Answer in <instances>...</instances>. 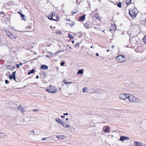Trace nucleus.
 Here are the masks:
<instances>
[{
  "instance_id": "f257e3e1",
  "label": "nucleus",
  "mask_w": 146,
  "mask_h": 146,
  "mask_svg": "<svg viewBox=\"0 0 146 146\" xmlns=\"http://www.w3.org/2000/svg\"><path fill=\"white\" fill-rule=\"evenodd\" d=\"M138 13V11L135 8L133 9H130L129 10V14L133 19L135 18Z\"/></svg>"
},
{
  "instance_id": "f03ea898",
  "label": "nucleus",
  "mask_w": 146,
  "mask_h": 146,
  "mask_svg": "<svg viewBox=\"0 0 146 146\" xmlns=\"http://www.w3.org/2000/svg\"><path fill=\"white\" fill-rule=\"evenodd\" d=\"M127 101H129L131 102H138L140 101L139 99L136 97L133 96L132 95H129L127 97Z\"/></svg>"
},
{
  "instance_id": "7ed1b4c3",
  "label": "nucleus",
  "mask_w": 146,
  "mask_h": 146,
  "mask_svg": "<svg viewBox=\"0 0 146 146\" xmlns=\"http://www.w3.org/2000/svg\"><path fill=\"white\" fill-rule=\"evenodd\" d=\"M48 17L50 20L58 21V17L54 12L50 13L48 15Z\"/></svg>"
},
{
  "instance_id": "20e7f679",
  "label": "nucleus",
  "mask_w": 146,
  "mask_h": 146,
  "mask_svg": "<svg viewBox=\"0 0 146 146\" xmlns=\"http://www.w3.org/2000/svg\"><path fill=\"white\" fill-rule=\"evenodd\" d=\"M129 94H122L120 95L119 98L120 100H122L126 102H128L127 97Z\"/></svg>"
},
{
  "instance_id": "39448f33",
  "label": "nucleus",
  "mask_w": 146,
  "mask_h": 146,
  "mask_svg": "<svg viewBox=\"0 0 146 146\" xmlns=\"http://www.w3.org/2000/svg\"><path fill=\"white\" fill-rule=\"evenodd\" d=\"M85 28L89 29V28L91 27L92 26V23L89 21H87L84 25Z\"/></svg>"
},
{
  "instance_id": "423d86ee",
  "label": "nucleus",
  "mask_w": 146,
  "mask_h": 146,
  "mask_svg": "<svg viewBox=\"0 0 146 146\" xmlns=\"http://www.w3.org/2000/svg\"><path fill=\"white\" fill-rule=\"evenodd\" d=\"M125 60L124 56L122 55H119V62H124Z\"/></svg>"
},
{
  "instance_id": "0eeeda50",
  "label": "nucleus",
  "mask_w": 146,
  "mask_h": 146,
  "mask_svg": "<svg viewBox=\"0 0 146 146\" xmlns=\"http://www.w3.org/2000/svg\"><path fill=\"white\" fill-rule=\"evenodd\" d=\"M46 90L47 92L53 93L56 92V90H53L50 87L47 88Z\"/></svg>"
},
{
  "instance_id": "6e6552de",
  "label": "nucleus",
  "mask_w": 146,
  "mask_h": 146,
  "mask_svg": "<svg viewBox=\"0 0 146 146\" xmlns=\"http://www.w3.org/2000/svg\"><path fill=\"white\" fill-rule=\"evenodd\" d=\"M129 138L127 137L124 136H121L119 140L121 141H124L125 140H129Z\"/></svg>"
},
{
  "instance_id": "1a4fd4ad",
  "label": "nucleus",
  "mask_w": 146,
  "mask_h": 146,
  "mask_svg": "<svg viewBox=\"0 0 146 146\" xmlns=\"http://www.w3.org/2000/svg\"><path fill=\"white\" fill-rule=\"evenodd\" d=\"M61 124L64 127L66 128H68L69 129H70V128H71V126L70 125L68 124L67 123H65V122H63V121L62 122Z\"/></svg>"
},
{
  "instance_id": "9d476101",
  "label": "nucleus",
  "mask_w": 146,
  "mask_h": 146,
  "mask_svg": "<svg viewBox=\"0 0 146 146\" xmlns=\"http://www.w3.org/2000/svg\"><path fill=\"white\" fill-rule=\"evenodd\" d=\"M103 130L104 132L106 133H108L109 131V127L108 126L104 127L103 128Z\"/></svg>"
},
{
  "instance_id": "9b49d317",
  "label": "nucleus",
  "mask_w": 146,
  "mask_h": 146,
  "mask_svg": "<svg viewBox=\"0 0 146 146\" xmlns=\"http://www.w3.org/2000/svg\"><path fill=\"white\" fill-rule=\"evenodd\" d=\"M135 0H126L125 2L127 5H129L132 2H134Z\"/></svg>"
},
{
  "instance_id": "f8f14e48",
  "label": "nucleus",
  "mask_w": 146,
  "mask_h": 146,
  "mask_svg": "<svg viewBox=\"0 0 146 146\" xmlns=\"http://www.w3.org/2000/svg\"><path fill=\"white\" fill-rule=\"evenodd\" d=\"M85 19V15H84L80 17L79 19V21H84Z\"/></svg>"
},
{
  "instance_id": "ddd939ff",
  "label": "nucleus",
  "mask_w": 146,
  "mask_h": 146,
  "mask_svg": "<svg viewBox=\"0 0 146 146\" xmlns=\"http://www.w3.org/2000/svg\"><path fill=\"white\" fill-rule=\"evenodd\" d=\"M48 68V66L45 65H42L41 66V69L46 70Z\"/></svg>"
},
{
  "instance_id": "4468645a",
  "label": "nucleus",
  "mask_w": 146,
  "mask_h": 146,
  "mask_svg": "<svg viewBox=\"0 0 146 146\" xmlns=\"http://www.w3.org/2000/svg\"><path fill=\"white\" fill-rule=\"evenodd\" d=\"M130 41L133 44H136L137 43V41L134 38H133L131 39V40H130Z\"/></svg>"
},
{
  "instance_id": "2eb2a0df",
  "label": "nucleus",
  "mask_w": 146,
  "mask_h": 146,
  "mask_svg": "<svg viewBox=\"0 0 146 146\" xmlns=\"http://www.w3.org/2000/svg\"><path fill=\"white\" fill-rule=\"evenodd\" d=\"M94 17H95L97 19L99 20L100 18L99 16V14L98 13H96L95 14L94 16Z\"/></svg>"
},
{
  "instance_id": "dca6fc26",
  "label": "nucleus",
  "mask_w": 146,
  "mask_h": 146,
  "mask_svg": "<svg viewBox=\"0 0 146 146\" xmlns=\"http://www.w3.org/2000/svg\"><path fill=\"white\" fill-rule=\"evenodd\" d=\"M56 137L59 139H62L64 138V135H57Z\"/></svg>"
},
{
  "instance_id": "f3484780",
  "label": "nucleus",
  "mask_w": 146,
  "mask_h": 146,
  "mask_svg": "<svg viewBox=\"0 0 146 146\" xmlns=\"http://www.w3.org/2000/svg\"><path fill=\"white\" fill-rule=\"evenodd\" d=\"M63 82L64 83V84H66L67 85H69L71 83H72V82H67L66 80H64L63 81Z\"/></svg>"
},
{
  "instance_id": "a211bd4d",
  "label": "nucleus",
  "mask_w": 146,
  "mask_h": 146,
  "mask_svg": "<svg viewBox=\"0 0 146 146\" xmlns=\"http://www.w3.org/2000/svg\"><path fill=\"white\" fill-rule=\"evenodd\" d=\"M55 120L57 122L61 124L63 122L60 119L58 118H56Z\"/></svg>"
},
{
  "instance_id": "6ab92c4d",
  "label": "nucleus",
  "mask_w": 146,
  "mask_h": 146,
  "mask_svg": "<svg viewBox=\"0 0 146 146\" xmlns=\"http://www.w3.org/2000/svg\"><path fill=\"white\" fill-rule=\"evenodd\" d=\"M6 136L5 133H0V138H2Z\"/></svg>"
},
{
  "instance_id": "aec40b11",
  "label": "nucleus",
  "mask_w": 146,
  "mask_h": 146,
  "mask_svg": "<svg viewBox=\"0 0 146 146\" xmlns=\"http://www.w3.org/2000/svg\"><path fill=\"white\" fill-rule=\"evenodd\" d=\"M83 69L79 70L77 72V74H82L83 73Z\"/></svg>"
},
{
  "instance_id": "412c9836",
  "label": "nucleus",
  "mask_w": 146,
  "mask_h": 146,
  "mask_svg": "<svg viewBox=\"0 0 146 146\" xmlns=\"http://www.w3.org/2000/svg\"><path fill=\"white\" fill-rule=\"evenodd\" d=\"M35 72V70L34 69H33L31 70H30L29 72L28 73V74L30 75L31 74Z\"/></svg>"
},
{
  "instance_id": "4be33fe9",
  "label": "nucleus",
  "mask_w": 146,
  "mask_h": 146,
  "mask_svg": "<svg viewBox=\"0 0 146 146\" xmlns=\"http://www.w3.org/2000/svg\"><path fill=\"white\" fill-rule=\"evenodd\" d=\"M18 109L20 110L22 112L23 111V109L21 106V105H20L18 106Z\"/></svg>"
},
{
  "instance_id": "5701e85b",
  "label": "nucleus",
  "mask_w": 146,
  "mask_h": 146,
  "mask_svg": "<svg viewBox=\"0 0 146 146\" xmlns=\"http://www.w3.org/2000/svg\"><path fill=\"white\" fill-rule=\"evenodd\" d=\"M135 143L136 145V146H142V144L139 143V142L135 141Z\"/></svg>"
},
{
  "instance_id": "b1692460",
  "label": "nucleus",
  "mask_w": 146,
  "mask_h": 146,
  "mask_svg": "<svg viewBox=\"0 0 146 146\" xmlns=\"http://www.w3.org/2000/svg\"><path fill=\"white\" fill-rule=\"evenodd\" d=\"M9 37L11 39L16 38V36L12 35V34H11L10 35Z\"/></svg>"
},
{
  "instance_id": "393cba45",
  "label": "nucleus",
  "mask_w": 146,
  "mask_h": 146,
  "mask_svg": "<svg viewBox=\"0 0 146 146\" xmlns=\"http://www.w3.org/2000/svg\"><path fill=\"white\" fill-rule=\"evenodd\" d=\"M20 16L22 20H25V19H24V18L25 17V16L24 15L22 14L21 15H20Z\"/></svg>"
},
{
  "instance_id": "a878e982",
  "label": "nucleus",
  "mask_w": 146,
  "mask_h": 146,
  "mask_svg": "<svg viewBox=\"0 0 146 146\" xmlns=\"http://www.w3.org/2000/svg\"><path fill=\"white\" fill-rule=\"evenodd\" d=\"M29 133L30 135L33 134L34 135L35 132L34 131L32 130H30L29 131Z\"/></svg>"
},
{
  "instance_id": "bb28decb",
  "label": "nucleus",
  "mask_w": 146,
  "mask_h": 146,
  "mask_svg": "<svg viewBox=\"0 0 146 146\" xmlns=\"http://www.w3.org/2000/svg\"><path fill=\"white\" fill-rule=\"evenodd\" d=\"M6 33L7 35L9 37V36L11 34H12L10 32L8 31H6Z\"/></svg>"
},
{
  "instance_id": "cd10ccee",
  "label": "nucleus",
  "mask_w": 146,
  "mask_h": 146,
  "mask_svg": "<svg viewBox=\"0 0 146 146\" xmlns=\"http://www.w3.org/2000/svg\"><path fill=\"white\" fill-rule=\"evenodd\" d=\"M75 24L74 22H72V23L70 24L69 25L71 27H74V24Z\"/></svg>"
},
{
  "instance_id": "c85d7f7f",
  "label": "nucleus",
  "mask_w": 146,
  "mask_h": 146,
  "mask_svg": "<svg viewBox=\"0 0 146 146\" xmlns=\"http://www.w3.org/2000/svg\"><path fill=\"white\" fill-rule=\"evenodd\" d=\"M143 40L146 44V35L145 36L144 38H143Z\"/></svg>"
},
{
  "instance_id": "c756f323",
  "label": "nucleus",
  "mask_w": 146,
  "mask_h": 146,
  "mask_svg": "<svg viewBox=\"0 0 146 146\" xmlns=\"http://www.w3.org/2000/svg\"><path fill=\"white\" fill-rule=\"evenodd\" d=\"M68 37H69L70 38H73V37L70 34L68 35Z\"/></svg>"
},
{
  "instance_id": "7c9ffc66",
  "label": "nucleus",
  "mask_w": 146,
  "mask_h": 146,
  "mask_svg": "<svg viewBox=\"0 0 146 146\" xmlns=\"http://www.w3.org/2000/svg\"><path fill=\"white\" fill-rule=\"evenodd\" d=\"M38 111V110L36 109H34L33 110V111L34 112H37Z\"/></svg>"
},
{
  "instance_id": "2f4dec72",
  "label": "nucleus",
  "mask_w": 146,
  "mask_h": 146,
  "mask_svg": "<svg viewBox=\"0 0 146 146\" xmlns=\"http://www.w3.org/2000/svg\"><path fill=\"white\" fill-rule=\"evenodd\" d=\"M86 88H83V90H82L83 92H87V91H86Z\"/></svg>"
},
{
  "instance_id": "473e14b6",
  "label": "nucleus",
  "mask_w": 146,
  "mask_h": 146,
  "mask_svg": "<svg viewBox=\"0 0 146 146\" xmlns=\"http://www.w3.org/2000/svg\"><path fill=\"white\" fill-rule=\"evenodd\" d=\"M12 78L15 81H17L16 80V78H15V76H12Z\"/></svg>"
},
{
  "instance_id": "72a5a7b5",
  "label": "nucleus",
  "mask_w": 146,
  "mask_h": 146,
  "mask_svg": "<svg viewBox=\"0 0 146 146\" xmlns=\"http://www.w3.org/2000/svg\"><path fill=\"white\" fill-rule=\"evenodd\" d=\"M16 73V72L15 71L14 72H13L12 73V76H15V74Z\"/></svg>"
},
{
  "instance_id": "f704fd0d",
  "label": "nucleus",
  "mask_w": 146,
  "mask_h": 146,
  "mask_svg": "<svg viewBox=\"0 0 146 146\" xmlns=\"http://www.w3.org/2000/svg\"><path fill=\"white\" fill-rule=\"evenodd\" d=\"M5 82L6 84H8L9 83V81L7 80H5Z\"/></svg>"
},
{
  "instance_id": "c9c22d12",
  "label": "nucleus",
  "mask_w": 146,
  "mask_h": 146,
  "mask_svg": "<svg viewBox=\"0 0 146 146\" xmlns=\"http://www.w3.org/2000/svg\"><path fill=\"white\" fill-rule=\"evenodd\" d=\"M57 33L59 35H61L62 33V32L61 31H58L57 32Z\"/></svg>"
},
{
  "instance_id": "e433bc0d",
  "label": "nucleus",
  "mask_w": 146,
  "mask_h": 146,
  "mask_svg": "<svg viewBox=\"0 0 146 146\" xmlns=\"http://www.w3.org/2000/svg\"><path fill=\"white\" fill-rule=\"evenodd\" d=\"M64 62H62L61 63L60 65L61 66H63L64 65Z\"/></svg>"
},
{
  "instance_id": "4c0bfd02",
  "label": "nucleus",
  "mask_w": 146,
  "mask_h": 146,
  "mask_svg": "<svg viewBox=\"0 0 146 146\" xmlns=\"http://www.w3.org/2000/svg\"><path fill=\"white\" fill-rule=\"evenodd\" d=\"M79 44V43H77V44L75 45V47L78 48V45Z\"/></svg>"
},
{
  "instance_id": "58836bf2",
  "label": "nucleus",
  "mask_w": 146,
  "mask_h": 146,
  "mask_svg": "<svg viewBox=\"0 0 146 146\" xmlns=\"http://www.w3.org/2000/svg\"><path fill=\"white\" fill-rule=\"evenodd\" d=\"M15 66H13L12 67V68H10V70H12L13 69H14V68H15Z\"/></svg>"
},
{
  "instance_id": "ea45409f",
  "label": "nucleus",
  "mask_w": 146,
  "mask_h": 146,
  "mask_svg": "<svg viewBox=\"0 0 146 146\" xmlns=\"http://www.w3.org/2000/svg\"><path fill=\"white\" fill-rule=\"evenodd\" d=\"M47 139V138L46 137H45V138H43L42 139V141H44V140H46Z\"/></svg>"
},
{
  "instance_id": "a19ab883",
  "label": "nucleus",
  "mask_w": 146,
  "mask_h": 146,
  "mask_svg": "<svg viewBox=\"0 0 146 146\" xmlns=\"http://www.w3.org/2000/svg\"><path fill=\"white\" fill-rule=\"evenodd\" d=\"M9 78L10 79H11L12 78V76H11V74H10V76H9Z\"/></svg>"
},
{
  "instance_id": "79ce46f5",
  "label": "nucleus",
  "mask_w": 146,
  "mask_h": 146,
  "mask_svg": "<svg viewBox=\"0 0 146 146\" xmlns=\"http://www.w3.org/2000/svg\"><path fill=\"white\" fill-rule=\"evenodd\" d=\"M31 26H28V27L27 28V29H29V30H30L31 29Z\"/></svg>"
},
{
  "instance_id": "37998d69",
  "label": "nucleus",
  "mask_w": 146,
  "mask_h": 146,
  "mask_svg": "<svg viewBox=\"0 0 146 146\" xmlns=\"http://www.w3.org/2000/svg\"><path fill=\"white\" fill-rule=\"evenodd\" d=\"M121 7V2H119V7Z\"/></svg>"
},
{
  "instance_id": "c03bdc74",
  "label": "nucleus",
  "mask_w": 146,
  "mask_h": 146,
  "mask_svg": "<svg viewBox=\"0 0 146 146\" xmlns=\"http://www.w3.org/2000/svg\"><path fill=\"white\" fill-rule=\"evenodd\" d=\"M17 13L19 14L20 15V16L22 14V13L21 12H20L19 11H18Z\"/></svg>"
},
{
  "instance_id": "a18cd8bd",
  "label": "nucleus",
  "mask_w": 146,
  "mask_h": 146,
  "mask_svg": "<svg viewBox=\"0 0 146 146\" xmlns=\"http://www.w3.org/2000/svg\"><path fill=\"white\" fill-rule=\"evenodd\" d=\"M19 64H17L16 65L17 67V68H19Z\"/></svg>"
},
{
  "instance_id": "49530a36",
  "label": "nucleus",
  "mask_w": 146,
  "mask_h": 146,
  "mask_svg": "<svg viewBox=\"0 0 146 146\" xmlns=\"http://www.w3.org/2000/svg\"><path fill=\"white\" fill-rule=\"evenodd\" d=\"M63 115H68V113H64L63 114Z\"/></svg>"
},
{
  "instance_id": "de8ad7c7",
  "label": "nucleus",
  "mask_w": 146,
  "mask_h": 146,
  "mask_svg": "<svg viewBox=\"0 0 146 146\" xmlns=\"http://www.w3.org/2000/svg\"><path fill=\"white\" fill-rule=\"evenodd\" d=\"M10 66H11L10 65H8L7 66H6V67L7 68H9V67H10Z\"/></svg>"
},
{
  "instance_id": "09e8293b",
  "label": "nucleus",
  "mask_w": 146,
  "mask_h": 146,
  "mask_svg": "<svg viewBox=\"0 0 146 146\" xmlns=\"http://www.w3.org/2000/svg\"><path fill=\"white\" fill-rule=\"evenodd\" d=\"M36 78L37 79H38V78H39V76L38 75H37L36 77Z\"/></svg>"
},
{
  "instance_id": "8fccbe9b",
  "label": "nucleus",
  "mask_w": 146,
  "mask_h": 146,
  "mask_svg": "<svg viewBox=\"0 0 146 146\" xmlns=\"http://www.w3.org/2000/svg\"><path fill=\"white\" fill-rule=\"evenodd\" d=\"M96 55L97 56H99V55L98 53H96Z\"/></svg>"
},
{
  "instance_id": "3c124183",
  "label": "nucleus",
  "mask_w": 146,
  "mask_h": 146,
  "mask_svg": "<svg viewBox=\"0 0 146 146\" xmlns=\"http://www.w3.org/2000/svg\"><path fill=\"white\" fill-rule=\"evenodd\" d=\"M64 117H65V116H61V117L62 118H64Z\"/></svg>"
},
{
  "instance_id": "603ef678",
  "label": "nucleus",
  "mask_w": 146,
  "mask_h": 146,
  "mask_svg": "<svg viewBox=\"0 0 146 146\" xmlns=\"http://www.w3.org/2000/svg\"><path fill=\"white\" fill-rule=\"evenodd\" d=\"M76 13V12H73L72 13V14H75Z\"/></svg>"
},
{
  "instance_id": "864d4df0",
  "label": "nucleus",
  "mask_w": 146,
  "mask_h": 146,
  "mask_svg": "<svg viewBox=\"0 0 146 146\" xmlns=\"http://www.w3.org/2000/svg\"><path fill=\"white\" fill-rule=\"evenodd\" d=\"M19 65H22V63H20Z\"/></svg>"
},
{
  "instance_id": "5fc2aeb1",
  "label": "nucleus",
  "mask_w": 146,
  "mask_h": 146,
  "mask_svg": "<svg viewBox=\"0 0 146 146\" xmlns=\"http://www.w3.org/2000/svg\"><path fill=\"white\" fill-rule=\"evenodd\" d=\"M112 48H114V45H113L112 46Z\"/></svg>"
},
{
  "instance_id": "6e6d98bb",
  "label": "nucleus",
  "mask_w": 146,
  "mask_h": 146,
  "mask_svg": "<svg viewBox=\"0 0 146 146\" xmlns=\"http://www.w3.org/2000/svg\"><path fill=\"white\" fill-rule=\"evenodd\" d=\"M46 57H48V58H49V56L48 55H46Z\"/></svg>"
},
{
  "instance_id": "4d7b16f0",
  "label": "nucleus",
  "mask_w": 146,
  "mask_h": 146,
  "mask_svg": "<svg viewBox=\"0 0 146 146\" xmlns=\"http://www.w3.org/2000/svg\"><path fill=\"white\" fill-rule=\"evenodd\" d=\"M117 59H116V60H117V58H119V56H117Z\"/></svg>"
},
{
  "instance_id": "13d9d810",
  "label": "nucleus",
  "mask_w": 146,
  "mask_h": 146,
  "mask_svg": "<svg viewBox=\"0 0 146 146\" xmlns=\"http://www.w3.org/2000/svg\"><path fill=\"white\" fill-rule=\"evenodd\" d=\"M72 43H74V40H72Z\"/></svg>"
},
{
  "instance_id": "bf43d9fd",
  "label": "nucleus",
  "mask_w": 146,
  "mask_h": 146,
  "mask_svg": "<svg viewBox=\"0 0 146 146\" xmlns=\"http://www.w3.org/2000/svg\"><path fill=\"white\" fill-rule=\"evenodd\" d=\"M119 3H117V5L118 7H119Z\"/></svg>"
},
{
  "instance_id": "052dcab7",
  "label": "nucleus",
  "mask_w": 146,
  "mask_h": 146,
  "mask_svg": "<svg viewBox=\"0 0 146 146\" xmlns=\"http://www.w3.org/2000/svg\"><path fill=\"white\" fill-rule=\"evenodd\" d=\"M68 118H66V120H68Z\"/></svg>"
},
{
  "instance_id": "680f3d73",
  "label": "nucleus",
  "mask_w": 146,
  "mask_h": 146,
  "mask_svg": "<svg viewBox=\"0 0 146 146\" xmlns=\"http://www.w3.org/2000/svg\"><path fill=\"white\" fill-rule=\"evenodd\" d=\"M91 48H93V46H91Z\"/></svg>"
},
{
  "instance_id": "e2e57ef3",
  "label": "nucleus",
  "mask_w": 146,
  "mask_h": 146,
  "mask_svg": "<svg viewBox=\"0 0 146 146\" xmlns=\"http://www.w3.org/2000/svg\"><path fill=\"white\" fill-rule=\"evenodd\" d=\"M109 51V50H108L107 51V52H108Z\"/></svg>"
},
{
  "instance_id": "0e129e2a",
  "label": "nucleus",
  "mask_w": 146,
  "mask_h": 146,
  "mask_svg": "<svg viewBox=\"0 0 146 146\" xmlns=\"http://www.w3.org/2000/svg\"><path fill=\"white\" fill-rule=\"evenodd\" d=\"M58 67H57V70H58Z\"/></svg>"
},
{
  "instance_id": "69168bd1",
  "label": "nucleus",
  "mask_w": 146,
  "mask_h": 146,
  "mask_svg": "<svg viewBox=\"0 0 146 146\" xmlns=\"http://www.w3.org/2000/svg\"><path fill=\"white\" fill-rule=\"evenodd\" d=\"M1 13L0 12V14H1Z\"/></svg>"
},
{
  "instance_id": "338daca9",
  "label": "nucleus",
  "mask_w": 146,
  "mask_h": 146,
  "mask_svg": "<svg viewBox=\"0 0 146 146\" xmlns=\"http://www.w3.org/2000/svg\"><path fill=\"white\" fill-rule=\"evenodd\" d=\"M1 13L0 12V14H1Z\"/></svg>"
},
{
  "instance_id": "774afa93",
  "label": "nucleus",
  "mask_w": 146,
  "mask_h": 146,
  "mask_svg": "<svg viewBox=\"0 0 146 146\" xmlns=\"http://www.w3.org/2000/svg\"><path fill=\"white\" fill-rule=\"evenodd\" d=\"M110 31H111V29H110Z\"/></svg>"
}]
</instances>
